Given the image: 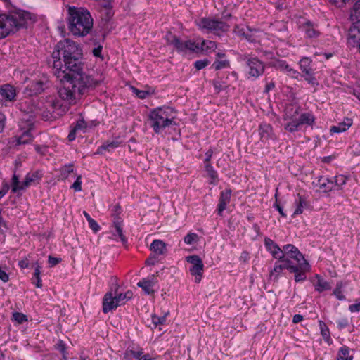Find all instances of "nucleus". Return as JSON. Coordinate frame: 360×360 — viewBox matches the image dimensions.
<instances>
[{
    "label": "nucleus",
    "instance_id": "nucleus-1",
    "mask_svg": "<svg viewBox=\"0 0 360 360\" xmlns=\"http://www.w3.org/2000/svg\"><path fill=\"white\" fill-rule=\"evenodd\" d=\"M55 76L61 83H68L79 95L94 89L102 82L101 76L95 77L84 71V64L78 63L68 70H58Z\"/></svg>",
    "mask_w": 360,
    "mask_h": 360
},
{
    "label": "nucleus",
    "instance_id": "nucleus-2",
    "mask_svg": "<svg viewBox=\"0 0 360 360\" xmlns=\"http://www.w3.org/2000/svg\"><path fill=\"white\" fill-rule=\"evenodd\" d=\"M82 49L76 42L70 39L60 41L52 53L54 75L58 70L66 71L82 63Z\"/></svg>",
    "mask_w": 360,
    "mask_h": 360
},
{
    "label": "nucleus",
    "instance_id": "nucleus-3",
    "mask_svg": "<svg viewBox=\"0 0 360 360\" xmlns=\"http://www.w3.org/2000/svg\"><path fill=\"white\" fill-rule=\"evenodd\" d=\"M67 22L70 32L75 37H84L92 30L94 19L84 7L68 6Z\"/></svg>",
    "mask_w": 360,
    "mask_h": 360
},
{
    "label": "nucleus",
    "instance_id": "nucleus-4",
    "mask_svg": "<svg viewBox=\"0 0 360 360\" xmlns=\"http://www.w3.org/2000/svg\"><path fill=\"white\" fill-rule=\"evenodd\" d=\"M176 112L174 108L163 105L151 110L148 115L150 126L156 134L168 127L176 124Z\"/></svg>",
    "mask_w": 360,
    "mask_h": 360
},
{
    "label": "nucleus",
    "instance_id": "nucleus-5",
    "mask_svg": "<svg viewBox=\"0 0 360 360\" xmlns=\"http://www.w3.org/2000/svg\"><path fill=\"white\" fill-rule=\"evenodd\" d=\"M195 23L203 33H212L218 36L226 32L231 26L226 20L212 17L200 18L195 20Z\"/></svg>",
    "mask_w": 360,
    "mask_h": 360
},
{
    "label": "nucleus",
    "instance_id": "nucleus-6",
    "mask_svg": "<svg viewBox=\"0 0 360 360\" xmlns=\"http://www.w3.org/2000/svg\"><path fill=\"white\" fill-rule=\"evenodd\" d=\"M165 39L169 45L173 46L177 51L182 53L188 52H200V42L195 40L181 41L171 32H168L165 36Z\"/></svg>",
    "mask_w": 360,
    "mask_h": 360
},
{
    "label": "nucleus",
    "instance_id": "nucleus-7",
    "mask_svg": "<svg viewBox=\"0 0 360 360\" xmlns=\"http://www.w3.org/2000/svg\"><path fill=\"white\" fill-rule=\"evenodd\" d=\"M8 15V21L11 24L12 32L28 25L34 21L30 13L25 11H19Z\"/></svg>",
    "mask_w": 360,
    "mask_h": 360
},
{
    "label": "nucleus",
    "instance_id": "nucleus-8",
    "mask_svg": "<svg viewBox=\"0 0 360 360\" xmlns=\"http://www.w3.org/2000/svg\"><path fill=\"white\" fill-rule=\"evenodd\" d=\"M283 119L285 122V129L290 132H295L300 129V112L298 107L290 106L286 108Z\"/></svg>",
    "mask_w": 360,
    "mask_h": 360
},
{
    "label": "nucleus",
    "instance_id": "nucleus-9",
    "mask_svg": "<svg viewBox=\"0 0 360 360\" xmlns=\"http://www.w3.org/2000/svg\"><path fill=\"white\" fill-rule=\"evenodd\" d=\"M312 60L309 57H303L299 62L300 69L302 72V77L309 84L315 86H318L319 82L314 75L313 70L311 68Z\"/></svg>",
    "mask_w": 360,
    "mask_h": 360
},
{
    "label": "nucleus",
    "instance_id": "nucleus-10",
    "mask_svg": "<svg viewBox=\"0 0 360 360\" xmlns=\"http://www.w3.org/2000/svg\"><path fill=\"white\" fill-rule=\"evenodd\" d=\"M186 261L191 264L189 269L192 276H195V281L200 283L203 275L204 264L198 255H191L186 257Z\"/></svg>",
    "mask_w": 360,
    "mask_h": 360
},
{
    "label": "nucleus",
    "instance_id": "nucleus-11",
    "mask_svg": "<svg viewBox=\"0 0 360 360\" xmlns=\"http://www.w3.org/2000/svg\"><path fill=\"white\" fill-rule=\"evenodd\" d=\"M233 32L236 34L242 36L248 41L251 42H257L258 38L262 35V31L255 29H250L249 27L245 25H236Z\"/></svg>",
    "mask_w": 360,
    "mask_h": 360
},
{
    "label": "nucleus",
    "instance_id": "nucleus-12",
    "mask_svg": "<svg viewBox=\"0 0 360 360\" xmlns=\"http://www.w3.org/2000/svg\"><path fill=\"white\" fill-rule=\"evenodd\" d=\"M248 78L256 79L263 74L264 65L257 58H250L247 61Z\"/></svg>",
    "mask_w": 360,
    "mask_h": 360
},
{
    "label": "nucleus",
    "instance_id": "nucleus-13",
    "mask_svg": "<svg viewBox=\"0 0 360 360\" xmlns=\"http://www.w3.org/2000/svg\"><path fill=\"white\" fill-rule=\"evenodd\" d=\"M277 259L278 261L276 262L274 269L271 271V276H274L275 278L278 277L283 269H287L289 271H296L295 268H294L293 263L288 258L283 257V258Z\"/></svg>",
    "mask_w": 360,
    "mask_h": 360
},
{
    "label": "nucleus",
    "instance_id": "nucleus-14",
    "mask_svg": "<svg viewBox=\"0 0 360 360\" xmlns=\"http://www.w3.org/2000/svg\"><path fill=\"white\" fill-rule=\"evenodd\" d=\"M158 279L155 275L149 276L141 279L137 285L140 287L146 295H153L157 291Z\"/></svg>",
    "mask_w": 360,
    "mask_h": 360
},
{
    "label": "nucleus",
    "instance_id": "nucleus-15",
    "mask_svg": "<svg viewBox=\"0 0 360 360\" xmlns=\"http://www.w3.org/2000/svg\"><path fill=\"white\" fill-rule=\"evenodd\" d=\"M283 252L284 253V257L289 259L290 258L293 259L297 262V264L302 263V261H307L298 248L292 244L284 245L283 247Z\"/></svg>",
    "mask_w": 360,
    "mask_h": 360
},
{
    "label": "nucleus",
    "instance_id": "nucleus-16",
    "mask_svg": "<svg viewBox=\"0 0 360 360\" xmlns=\"http://www.w3.org/2000/svg\"><path fill=\"white\" fill-rule=\"evenodd\" d=\"M296 271H290L295 274V281L296 282L304 281L306 280V273L310 271L311 266L307 261H302V263L294 264Z\"/></svg>",
    "mask_w": 360,
    "mask_h": 360
},
{
    "label": "nucleus",
    "instance_id": "nucleus-17",
    "mask_svg": "<svg viewBox=\"0 0 360 360\" xmlns=\"http://www.w3.org/2000/svg\"><path fill=\"white\" fill-rule=\"evenodd\" d=\"M115 295L112 292H107L103 299V311L105 314L115 310L119 307Z\"/></svg>",
    "mask_w": 360,
    "mask_h": 360
},
{
    "label": "nucleus",
    "instance_id": "nucleus-18",
    "mask_svg": "<svg viewBox=\"0 0 360 360\" xmlns=\"http://www.w3.org/2000/svg\"><path fill=\"white\" fill-rule=\"evenodd\" d=\"M259 134L260 140L262 142H267L269 140L276 139V136L273 131V127L268 123H262L259 127Z\"/></svg>",
    "mask_w": 360,
    "mask_h": 360
},
{
    "label": "nucleus",
    "instance_id": "nucleus-19",
    "mask_svg": "<svg viewBox=\"0 0 360 360\" xmlns=\"http://www.w3.org/2000/svg\"><path fill=\"white\" fill-rule=\"evenodd\" d=\"M32 125V123H29L28 129L24 131L20 136H15L12 141V144L13 146H20L30 143L33 139V136L31 133Z\"/></svg>",
    "mask_w": 360,
    "mask_h": 360
},
{
    "label": "nucleus",
    "instance_id": "nucleus-20",
    "mask_svg": "<svg viewBox=\"0 0 360 360\" xmlns=\"http://www.w3.org/2000/svg\"><path fill=\"white\" fill-rule=\"evenodd\" d=\"M264 245L266 250L272 255L274 258L281 259L284 257L283 249L280 248L273 240L268 238H265Z\"/></svg>",
    "mask_w": 360,
    "mask_h": 360
},
{
    "label": "nucleus",
    "instance_id": "nucleus-21",
    "mask_svg": "<svg viewBox=\"0 0 360 360\" xmlns=\"http://www.w3.org/2000/svg\"><path fill=\"white\" fill-rule=\"evenodd\" d=\"M1 101L2 102L13 101L16 96L15 89L9 84H4L0 86Z\"/></svg>",
    "mask_w": 360,
    "mask_h": 360
},
{
    "label": "nucleus",
    "instance_id": "nucleus-22",
    "mask_svg": "<svg viewBox=\"0 0 360 360\" xmlns=\"http://www.w3.org/2000/svg\"><path fill=\"white\" fill-rule=\"evenodd\" d=\"M300 28L303 32H304L306 37L308 38H316L320 34V32L317 30L316 25L310 21H306L300 24Z\"/></svg>",
    "mask_w": 360,
    "mask_h": 360
},
{
    "label": "nucleus",
    "instance_id": "nucleus-23",
    "mask_svg": "<svg viewBox=\"0 0 360 360\" xmlns=\"http://www.w3.org/2000/svg\"><path fill=\"white\" fill-rule=\"evenodd\" d=\"M12 32L11 24L8 21V15L6 14L0 15V39L6 37Z\"/></svg>",
    "mask_w": 360,
    "mask_h": 360
},
{
    "label": "nucleus",
    "instance_id": "nucleus-24",
    "mask_svg": "<svg viewBox=\"0 0 360 360\" xmlns=\"http://www.w3.org/2000/svg\"><path fill=\"white\" fill-rule=\"evenodd\" d=\"M311 282L314 290L319 292H322L331 288L330 283L319 274L315 275Z\"/></svg>",
    "mask_w": 360,
    "mask_h": 360
},
{
    "label": "nucleus",
    "instance_id": "nucleus-25",
    "mask_svg": "<svg viewBox=\"0 0 360 360\" xmlns=\"http://www.w3.org/2000/svg\"><path fill=\"white\" fill-rule=\"evenodd\" d=\"M89 128V125L85 122V121L82 118L79 119L75 125L71 129L69 135L68 139L70 141H72L76 138V134L79 132L85 133L87 131Z\"/></svg>",
    "mask_w": 360,
    "mask_h": 360
},
{
    "label": "nucleus",
    "instance_id": "nucleus-26",
    "mask_svg": "<svg viewBox=\"0 0 360 360\" xmlns=\"http://www.w3.org/2000/svg\"><path fill=\"white\" fill-rule=\"evenodd\" d=\"M316 186L323 192H329L335 188V183L333 179L326 176H321L319 178Z\"/></svg>",
    "mask_w": 360,
    "mask_h": 360
},
{
    "label": "nucleus",
    "instance_id": "nucleus-27",
    "mask_svg": "<svg viewBox=\"0 0 360 360\" xmlns=\"http://www.w3.org/2000/svg\"><path fill=\"white\" fill-rule=\"evenodd\" d=\"M77 90L73 89V91L70 89V86H63L58 89V95L63 100L71 103L75 99V93Z\"/></svg>",
    "mask_w": 360,
    "mask_h": 360
},
{
    "label": "nucleus",
    "instance_id": "nucleus-28",
    "mask_svg": "<svg viewBox=\"0 0 360 360\" xmlns=\"http://www.w3.org/2000/svg\"><path fill=\"white\" fill-rule=\"evenodd\" d=\"M231 195V190L226 188L221 192L219 204L218 205V213L221 214L222 212L226 209V205L230 202Z\"/></svg>",
    "mask_w": 360,
    "mask_h": 360
},
{
    "label": "nucleus",
    "instance_id": "nucleus-29",
    "mask_svg": "<svg viewBox=\"0 0 360 360\" xmlns=\"http://www.w3.org/2000/svg\"><path fill=\"white\" fill-rule=\"evenodd\" d=\"M150 250L157 255H162L167 251V245L162 240L155 239L150 244Z\"/></svg>",
    "mask_w": 360,
    "mask_h": 360
},
{
    "label": "nucleus",
    "instance_id": "nucleus-30",
    "mask_svg": "<svg viewBox=\"0 0 360 360\" xmlns=\"http://www.w3.org/2000/svg\"><path fill=\"white\" fill-rule=\"evenodd\" d=\"M307 206V201L306 198L300 195H297L295 201V209L293 212L292 217H295L302 214L304 211V208Z\"/></svg>",
    "mask_w": 360,
    "mask_h": 360
},
{
    "label": "nucleus",
    "instance_id": "nucleus-31",
    "mask_svg": "<svg viewBox=\"0 0 360 360\" xmlns=\"http://www.w3.org/2000/svg\"><path fill=\"white\" fill-rule=\"evenodd\" d=\"M41 176V174L38 171L27 174L24 180L25 186L28 188L31 185L38 184Z\"/></svg>",
    "mask_w": 360,
    "mask_h": 360
},
{
    "label": "nucleus",
    "instance_id": "nucleus-32",
    "mask_svg": "<svg viewBox=\"0 0 360 360\" xmlns=\"http://www.w3.org/2000/svg\"><path fill=\"white\" fill-rule=\"evenodd\" d=\"M315 122V117L311 112L300 113V124L302 126L311 127Z\"/></svg>",
    "mask_w": 360,
    "mask_h": 360
},
{
    "label": "nucleus",
    "instance_id": "nucleus-33",
    "mask_svg": "<svg viewBox=\"0 0 360 360\" xmlns=\"http://www.w3.org/2000/svg\"><path fill=\"white\" fill-rule=\"evenodd\" d=\"M319 326L320 328L321 335L323 337L324 341L330 345L333 343V340L330 337V333L328 327L323 321H319Z\"/></svg>",
    "mask_w": 360,
    "mask_h": 360
},
{
    "label": "nucleus",
    "instance_id": "nucleus-34",
    "mask_svg": "<svg viewBox=\"0 0 360 360\" xmlns=\"http://www.w3.org/2000/svg\"><path fill=\"white\" fill-rule=\"evenodd\" d=\"M207 176L210 178V184L216 185L218 183V174L214 167L210 164L207 163L205 165Z\"/></svg>",
    "mask_w": 360,
    "mask_h": 360
},
{
    "label": "nucleus",
    "instance_id": "nucleus-35",
    "mask_svg": "<svg viewBox=\"0 0 360 360\" xmlns=\"http://www.w3.org/2000/svg\"><path fill=\"white\" fill-rule=\"evenodd\" d=\"M336 360H353L350 349L346 345H342L338 352Z\"/></svg>",
    "mask_w": 360,
    "mask_h": 360
},
{
    "label": "nucleus",
    "instance_id": "nucleus-36",
    "mask_svg": "<svg viewBox=\"0 0 360 360\" xmlns=\"http://www.w3.org/2000/svg\"><path fill=\"white\" fill-rule=\"evenodd\" d=\"M11 188L13 193H18L20 191L25 190L27 187L25 186L24 181L20 182L19 181V177L16 175L15 173H14L11 181Z\"/></svg>",
    "mask_w": 360,
    "mask_h": 360
},
{
    "label": "nucleus",
    "instance_id": "nucleus-37",
    "mask_svg": "<svg viewBox=\"0 0 360 360\" xmlns=\"http://www.w3.org/2000/svg\"><path fill=\"white\" fill-rule=\"evenodd\" d=\"M352 125V121L349 119H347L346 122L339 123L338 125L333 126L330 128L332 133H341L347 131Z\"/></svg>",
    "mask_w": 360,
    "mask_h": 360
},
{
    "label": "nucleus",
    "instance_id": "nucleus-38",
    "mask_svg": "<svg viewBox=\"0 0 360 360\" xmlns=\"http://www.w3.org/2000/svg\"><path fill=\"white\" fill-rule=\"evenodd\" d=\"M34 278L32 279V283L36 285L37 288H41L42 287V282L40 277L41 274V266L38 262L34 263Z\"/></svg>",
    "mask_w": 360,
    "mask_h": 360
},
{
    "label": "nucleus",
    "instance_id": "nucleus-39",
    "mask_svg": "<svg viewBox=\"0 0 360 360\" xmlns=\"http://www.w3.org/2000/svg\"><path fill=\"white\" fill-rule=\"evenodd\" d=\"M216 48L217 44L213 41H207L203 39L200 42V51H214Z\"/></svg>",
    "mask_w": 360,
    "mask_h": 360
},
{
    "label": "nucleus",
    "instance_id": "nucleus-40",
    "mask_svg": "<svg viewBox=\"0 0 360 360\" xmlns=\"http://www.w3.org/2000/svg\"><path fill=\"white\" fill-rule=\"evenodd\" d=\"M119 306L124 304L128 300H131L133 297V292L131 290H127L124 293L115 294Z\"/></svg>",
    "mask_w": 360,
    "mask_h": 360
},
{
    "label": "nucleus",
    "instance_id": "nucleus-41",
    "mask_svg": "<svg viewBox=\"0 0 360 360\" xmlns=\"http://www.w3.org/2000/svg\"><path fill=\"white\" fill-rule=\"evenodd\" d=\"M121 142L118 140H114L112 141H107L104 143L101 146L99 147L98 150L101 153L102 150L112 151L115 148L119 147Z\"/></svg>",
    "mask_w": 360,
    "mask_h": 360
},
{
    "label": "nucleus",
    "instance_id": "nucleus-42",
    "mask_svg": "<svg viewBox=\"0 0 360 360\" xmlns=\"http://www.w3.org/2000/svg\"><path fill=\"white\" fill-rule=\"evenodd\" d=\"M113 236L115 240L120 239L123 243L126 241V238L123 234L122 229L119 223H116L114 225Z\"/></svg>",
    "mask_w": 360,
    "mask_h": 360
},
{
    "label": "nucleus",
    "instance_id": "nucleus-43",
    "mask_svg": "<svg viewBox=\"0 0 360 360\" xmlns=\"http://www.w3.org/2000/svg\"><path fill=\"white\" fill-rule=\"evenodd\" d=\"M11 319L16 324H22L28 321L27 316L20 312H13L12 314Z\"/></svg>",
    "mask_w": 360,
    "mask_h": 360
},
{
    "label": "nucleus",
    "instance_id": "nucleus-44",
    "mask_svg": "<svg viewBox=\"0 0 360 360\" xmlns=\"http://www.w3.org/2000/svg\"><path fill=\"white\" fill-rule=\"evenodd\" d=\"M44 84L41 81H36L32 82L30 86V95L31 94H37L40 93L43 90Z\"/></svg>",
    "mask_w": 360,
    "mask_h": 360
},
{
    "label": "nucleus",
    "instance_id": "nucleus-45",
    "mask_svg": "<svg viewBox=\"0 0 360 360\" xmlns=\"http://www.w3.org/2000/svg\"><path fill=\"white\" fill-rule=\"evenodd\" d=\"M347 181V177L345 175H338L334 178L335 187L337 186L338 188H342Z\"/></svg>",
    "mask_w": 360,
    "mask_h": 360
},
{
    "label": "nucleus",
    "instance_id": "nucleus-46",
    "mask_svg": "<svg viewBox=\"0 0 360 360\" xmlns=\"http://www.w3.org/2000/svg\"><path fill=\"white\" fill-rule=\"evenodd\" d=\"M229 66V60L224 59V60H217L214 62L212 64V67L218 70L224 68H226Z\"/></svg>",
    "mask_w": 360,
    "mask_h": 360
},
{
    "label": "nucleus",
    "instance_id": "nucleus-47",
    "mask_svg": "<svg viewBox=\"0 0 360 360\" xmlns=\"http://www.w3.org/2000/svg\"><path fill=\"white\" fill-rule=\"evenodd\" d=\"M198 239V236L195 233H191L187 234L184 238V243L187 245H192L195 243Z\"/></svg>",
    "mask_w": 360,
    "mask_h": 360
},
{
    "label": "nucleus",
    "instance_id": "nucleus-48",
    "mask_svg": "<svg viewBox=\"0 0 360 360\" xmlns=\"http://www.w3.org/2000/svg\"><path fill=\"white\" fill-rule=\"evenodd\" d=\"M342 283H338L337 287L333 291V295L338 299L339 300H344L345 299V295H343L342 290Z\"/></svg>",
    "mask_w": 360,
    "mask_h": 360
},
{
    "label": "nucleus",
    "instance_id": "nucleus-49",
    "mask_svg": "<svg viewBox=\"0 0 360 360\" xmlns=\"http://www.w3.org/2000/svg\"><path fill=\"white\" fill-rule=\"evenodd\" d=\"M131 89L136 96L141 99H144L150 95V92L148 91L139 90L134 87H132Z\"/></svg>",
    "mask_w": 360,
    "mask_h": 360
},
{
    "label": "nucleus",
    "instance_id": "nucleus-50",
    "mask_svg": "<svg viewBox=\"0 0 360 360\" xmlns=\"http://www.w3.org/2000/svg\"><path fill=\"white\" fill-rule=\"evenodd\" d=\"M210 64V61L207 59H203V60H196L194 63L195 68L198 70H200L203 68H205L207 65Z\"/></svg>",
    "mask_w": 360,
    "mask_h": 360
},
{
    "label": "nucleus",
    "instance_id": "nucleus-51",
    "mask_svg": "<svg viewBox=\"0 0 360 360\" xmlns=\"http://www.w3.org/2000/svg\"><path fill=\"white\" fill-rule=\"evenodd\" d=\"M82 178L78 176L75 181L71 186V188L74 189L75 191L78 192L82 191Z\"/></svg>",
    "mask_w": 360,
    "mask_h": 360
},
{
    "label": "nucleus",
    "instance_id": "nucleus-52",
    "mask_svg": "<svg viewBox=\"0 0 360 360\" xmlns=\"http://www.w3.org/2000/svg\"><path fill=\"white\" fill-rule=\"evenodd\" d=\"M73 171H74V166L72 165H65L62 169V172H61L62 176L64 178H67L70 173L73 172Z\"/></svg>",
    "mask_w": 360,
    "mask_h": 360
},
{
    "label": "nucleus",
    "instance_id": "nucleus-53",
    "mask_svg": "<svg viewBox=\"0 0 360 360\" xmlns=\"http://www.w3.org/2000/svg\"><path fill=\"white\" fill-rule=\"evenodd\" d=\"M166 321V316H152V321L155 325L158 324H162Z\"/></svg>",
    "mask_w": 360,
    "mask_h": 360
},
{
    "label": "nucleus",
    "instance_id": "nucleus-54",
    "mask_svg": "<svg viewBox=\"0 0 360 360\" xmlns=\"http://www.w3.org/2000/svg\"><path fill=\"white\" fill-rule=\"evenodd\" d=\"M337 324L339 328L342 329L348 326L349 322L347 319L342 318L337 321Z\"/></svg>",
    "mask_w": 360,
    "mask_h": 360
},
{
    "label": "nucleus",
    "instance_id": "nucleus-55",
    "mask_svg": "<svg viewBox=\"0 0 360 360\" xmlns=\"http://www.w3.org/2000/svg\"><path fill=\"white\" fill-rule=\"evenodd\" d=\"M349 310L352 313L359 312L360 311V302L356 300L355 304L349 305Z\"/></svg>",
    "mask_w": 360,
    "mask_h": 360
},
{
    "label": "nucleus",
    "instance_id": "nucleus-56",
    "mask_svg": "<svg viewBox=\"0 0 360 360\" xmlns=\"http://www.w3.org/2000/svg\"><path fill=\"white\" fill-rule=\"evenodd\" d=\"M288 63L284 60H278L275 64V66L280 70L281 71L284 72L285 69L287 68Z\"/></svg>",
    "mask_w": 360,
    "mask_h": 360
},
{
    "label": "nucleus",
    "instance_id": "nucleus-57",
    "mask_svg": "<svg viewBox=\"0 0 360 360\" xmlns=\"http://www.w3.org/2000/svg\"><path fill=\"white\" fill-rule=\"evenodd\" d=\"M6 117V115L0 112V133H1L5 127Z\"/></svg>",
    "mask_w": 360,
    "mask_h": 360
},
{
    "label": "nucleus",
    "instance_id": "nucleus-58",
    "mask_svg": "<svg viewBox=\"0 0 360 360\" xmlns=\"http://www.w3.org/2000/svg\"><path fill=\"white\" fill-rule=\"evenodd\" d=\"M48 261L50 266L53 267L60 262V259L49 256Z\"/></svg>",
    "mask_w": 360,
    "mask_h": 360
},
{
    "label": "nucleus",
    "instance_id": "nucleus-59",
    "mask_svg": "<svg viewBox=\"0 0 360 360\" xmlns=\"http://www.w3.org/2000/svg\"><path fill=\"white\" fill-rule=\"evenodd\" d=\"M0 280L4 283L8 282L9 280V276L6 271H4L0 266Z\"/></svg>",
    "mask_w": 360,
    "mask_h": 360
},
{
    "label": "nucleus",
    "instance_id": "nucleus-60",
    "mask_svg": "<svg viewBox=\"0 0 360 360\" xmlns=\"http://www.w3.org/2000/svg\"><path fill=\"white\" fill-rule=\"evenodd\" d=\"M88 222H89V225L90 228L92 230H94V231H98V229L100 228L99 225L98 224V223L94 219H91Z\"/></svg>",
    "mask_w": 360,
    "mask_h": 360
},
{
    "label": "nucleus",
    "instance_id": "nucleus-61",
    "mask_svg": "<svg viewBox=\"0 0 360 360\" xmlns=\"http://www.w3.org/2000/svg\"><path fill=\"white\" fill-rule=\"evenodd\" d=\"M330 2L337 7H342L345 4L346 0H329Z\"/></svg>",
    "mask_w": 360,
    "mask_h": 360
},
{
    "label": "nucleus",
    "instance_id": "nucleus-62",
    "mask_svg": "<svg viewBox=\"0 0 360 360\" xmlns=\"http://www.w3.org/2000/svg\"><path fill=\"white\" fill-rule=\"evenodd\" d=\"M212 155H213V150L212 149H209L205 153V164L210 163V161Z\"/></svg>",
    "mask_w": 360,
    "mask_h": 360
},
{
    "label": "nucleus",
    "instance_id": "nucleus-63",
    "mask_svg": "<svg viewBox=\"0 0 360 360\" xmlns=\"http://www.w3.org/2000/svg\"><path fill=\"white\" fill-rule=\"evenodd\" d=\"M274 207H276V209L278 211V212L280 213V214L282 217H286V214L284 212L283 207L277 202V200L274 203Z\"/></svg>",
    "mask_w": 360,
    "mask_h": 360
},
{
    "label": "nucleus",
    "instance_id": "nucleus-64",
    "mask_svg": "<svg viewBox=\"0 0 360 360\" xmlns=\"http://www.w3.org/2000/svg\"><path fill=\"white\" fill-rule=\"evenodd\" d=\"M158 356L150 355L149 354H146L142 356L140 360H155L156 359Z\"/></svg>",
    "mask_w": 360,
    "mask_h": 360
}]
</instances>
